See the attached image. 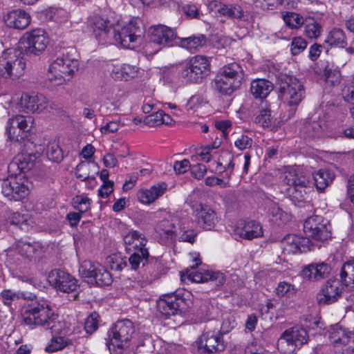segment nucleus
Here are the masks:
<instances>
[{
  "instance_id": "52",
  "label": "nucleus",
  "mask_w": 354,
  "mask_h": 354,
  "mask_svg": "<svg viewBox=\"0 0 354 354\" xmlns=\"http://www.w3.org/2000/svg\"><path fill=\"white\" fill-rule=\"evenodd\" d=\"M297 289L294 285H292L286 281L280 282L277 288L276 293L279 297H290L296 293Z\"/></svg>"
},
{
  "instance_id": "32",
  "label": "nucleus",
  "mask_w": 354,
  "mask_h": 354,
  "mask_svg": "<svg viewBox=\"0 0 354 354\" xmlns=\"http://www.w3.org/2000/svg\"><path fill=\"white\" fill-rule=\"evenodd\" d=\"M324 122L322 120H307L304 122L300 133L305 137H319L324 131Z\"/></svg>"
},
{
  "instance_id": "46",
  "label": "nucleus",
  "mask_w": 354,
  "mask_h": 354,
  "mask_svg": "<svg viewBox=\"0 0 354 354\" xmlns=\"http://www.w3.org/2000/svg\"><path fill=\"white\" fill-rule=\"evenodd\" d=\"M95 273L96 274H95L91 282V284L95 283L98 286H109L111 284V275L103 266L100 265Z\"/></svg>"
},
{
  "instance_id": "13",
  "label": "nucleus",
  "mask_w": 354,
  "mask_h": 354,
  "mask_svg": "<svg viewBox=\"0 0 354 354\" xmlns=\"http://www.w3.org/2000/svg\"><path fill=\"white\" fill-rule=\"evenodd\" d=\"M24 52L27 55H39L46 48L49 40L47 33L41 28L34 29L23 37Z\"/></svg>"
},
{
  "instance_id": "21",
  "label": "nucleus",
  "mask_w": 354,
  "mask_h": 354,
  "mask_svg": "<svg viewBox=\"0 0 354 354\" xmlns=\"http://www.w3.org/2000/svg\"><path fill=\"white\" fill-rule=\"evenodd\" d=\"M35 160L36 156L34 154H18L8 165V172L21 176V173L26 172L34 167Z\"/></svg>"
},
{
  "instance_id": "18",
  "label": "nucleus",
  "mask_w": 354,
  "mask_h": 354,
  "mask_svg": "<svg viewBox=\"0 0 354 354\" xmlns=\"http://www.w3.org/2000/svg\"><path fill=\"white\" fill-rule=\"evenodd\" d=\"M198 342V348L207 353L221 352L225 348L222 335L218 330L205 331L200 336Z\"/></svg>"
},
{
  "instance_id": "12",
  "label": "nucleus",
  "mask_w": 354,
  "mask_h": 354,
  "mask_svg": "<svg viewBox=\"0 0 354 354\" xmlns=\"http://www.w3.org/2000/svg\"><path fill=\"white\" fill-rule=\"evenodd\" d=\"M1 192L9 200L18 201L28 195L29 189L21 176L9 174L8 178L1 183Z\"/></svg>"
},
{
  "instance_id": "22",
  "label": "nucleus",
  "mask_w": 354,
  "mask_h": 354,
  "mask_svg": "<svg viewBox=\"0 0 354 354\" xmlns=\"http://www.w3.org/2000/svg\"><path fill=\"white\" fill-rule=\"evenodd\" d=\"M187 278L196 283H204L209 281H214L217 286H222L225 281V275L220 272H214L204 269L189 272L187 270Z\"/></svg>"
},
{
  "instance_id": "63",
  "label": "nucleus",
  "mask_w": 354,
  "mask_h": 354,
  "mask_svg": "<svg viewBox=\"0 0 354 354\" xmlns=\"http://www.w3.org/2000/svg\"><path fill=\"white\" fill-rule=\"evenodd\" d=\"M207 172V167L203 164L198 163L191 167V173L196 179H202Z\"/></svg>"
},
{
  "instance_id": "27",
  "label": "nucleus",
  "mask_w": 354,
  "mask_h": 354,
  "mask_svg": "<svg viewBox=\"0 0 354 354\" xmlns=\"http://www.w3.org/2000/svg\"><path fill=\"white\" fill-rule=\"evenodd\" d=\"M7 26L15 29H24L30 23L31 17L25 10L16 9L9 12L4 18Z\"/></svg>"
},
{
  "instance_id": "2",
  "label": "nucleus",
  "mask_w": 354,
  "mask_h": 354,
  "mask_svg": "<svg viewBox=\"0 0 354 354\" xmlns=\"http://www.w3.org/2000/svg\"><path fill=\"white\" fill-rule=\"evenodd\" d=\"M21 314L26 325L40 326L46 330L50 329L54 333L57 332L55 327L57 315L54 313L46 301H32L30 304L23 307Z\"/></svg>"
},
{
  "instance_id": "4",
  "label": "nucleus",
  "mask_w": 354,
  "mask_h": 354,
  "mask_svg": "<svg viewBox=\"0 0 354 354\" xmlns=\"http://www.w3.org/2000/svg\"><path fill=\"white\" fill-rule=\"evenodd\" d=\"M281 182L288 186L287 192L294 202L305 200L310 180L304 172L297 168H288L280 175Z\"/></svg>"
},
{
  "instance_id": "64",
  "label": "nucleus",
  "mask_w": 354,
  "mask_h": 354,
  "mask_svg": "<svg viewBox=\"0 0 354 354\" xmlns=\"http://www.w3.org/2000/svg\"><path fill=\"white\" fill-rule=\"evenodd\" d=\"M190 168L189 161L184 159L181 161H176L174 164V169L176 173L180 174L185 173Z\"/></svg>"
},
{
  "instance_id": "48",
  "label": "nucleus",
  "mask_w": 354,
  "mask_h": 354,
  "mask_svg": "<svg viewBox=\"0 0 354 354\" xmlns=\"http://www.w3.org/2000/svg\"><path fill=\"white\" fill-rule=\"evenodd\" d=\"M272 120L273 118L271 115L270 109L268 106H261L259 113L255 118L254 122L259 126L266 128L272 125Z\"/></svg>"
},
{
  "instance_id": "60",
  "label": "nucleus",
  "mask_w": 354,
  "mask_h": 354,
  "mask_svg": "<svg viewBox=\"0 0 354 354\" xmlns=\"http://www.w3.org/2000/svg\"><path fill=\"white\" fill-rule=\"evenodd\" d=\"M29 220V215L28 214H21L19 212H15L10 217V222L12 225H19L21 227L23 225H27Z\"/></svg>"
},
{
  "instance_id": "54",
  "label": "nucleus",
  "mask_w": 354,
  "mask_h": 354,
  "mask_svg": "<svg viewBox=\"0 0 354 354\" xmlns=\"http://www.w3.org/2000/svg\"><path fill=\"white\" fill-rule=\"evenodd\" d=\"M299 245H298V252H306L308 251L314 250L316 248H319L320 245L313 243L312 241L307 237L298 236Z\"/></svg>"
},
{
  "instance_id": "38",
  "label": "nucleus",
  "mask_w": 354,
  "mask_h": 354,
  "mask_svg": "<svg viewBox=\"0 0 354 354\" xmlns=\"http://www.w3.org/2000/svg\"><path fill=\"white\" fill-rule=\"evenodd\" d=\"M304 34L309 39L318 38L322 32V26L320 23L313 17H306L304 23Z\"/></svg>"
},
{
  "instance_id": "28",
  "label": "nucleus",
  "mask_w": 354,
  "mask_h": 354,
  "mask_svg": "<svg viewBox=\"0 0 354 354\" xmlns=\"http://www.w3.org/2000/svg\"><path fill=\"white\" fill-rule=\"evenodd\" d=\"M167 189L165 183H158L152 186L150 189L141 190L138 197L139 201L145 204H149L164 194Z\"/></svg>"
},
{
  "instance_id": "23",
  "label": "nucleus",
  "mask_w": 354,
  "mask_h": 354,
  "mask_svg": "<svg viewBox=\"0 0 354 354\" xmlns=\"http://www.w3.org/2000/svg\"><path fill=\"white\" fill-rule=\"evenodd\" d=\"M195 212L197 223L204 230H210L218 223L216 213L207 205L200 204Z\"/></svg>"
},
{
  "instance_id": "1",
  "label": "nucleus",
  "mask_w": 354,
  "mask_h": 354,
  "mask_svg": "<svg viewBox=\"0 0 354 354\" xmlns=\"http://www.w3.org/2000/svg\"><path fill=\"white\" fill-rule=\"evenodd\" d=\"M78 55L73 47L67 48L49 66L48 80L57 86L68 81L79 68Z\"/></svg>"
},
{
  "instance_id": "7",
  "label": "nucleus",
  "mask_w": 354,
  "mask_h": 354,
  "mask_svg": "<svg viewBox=\"0 0 354 354\" xmlns=\"http://www.w3.org/2000/svg\"><path fill=\"white\" fill-rule=\"evenodd\" d=\"M135 332L133 322L129 319L118 321L111 328L109 337L111 346L110 351L114 354H122L130 345V341Z\"/></svg>"
},
{
  "instance_id": "34",
  "label": "nucleus",
  "mask_w": 354,
  "mask_h": 354,
  "mask_svg": "<svg viewBox=\"0 0 354 354\" xmlns=\"http://www.w3.org/2000/svg\"><path fill=\"white\" fill-rule=\"evenodd\" d=\"M324 77L326 84L335 86L340 84L342 76L339 70L333 63L327 62L324 68Z\"/></svg>"
},
{
  "instance_id": "56",
  "label": "nucleus",
  "mask_w": 354,
  "mask_h": 354,
  "mask_svg": "<svg viewBox=\"0 0 354 354\" xmlns=\"http://www.w3.org/2000/svg\"><path fill=\"white\" fill-rule=\"evenodd\" d=\"M307 46L306 41L301 37H295L291 42V53L293 55L299 54Z\"/></svg>"
},
{
  "instance_id": "50",
  "label": "nucleus",
  "mask_w": 354,
  "mask_h": 354,
  "mask_svg": "<svg viewBox=\"0 0 354 354\" xmlns=\"http://www.w3.org/2000/svg\"><path fill=\"white\" fill-rule=\"evenodd\" d=\"M72 344L71 340L64 337H55L50 340V344L46 347V351L52 353L63 349Z\"/></svg>"
},
{
  "instance_id": "37",
  "label": "nucleus",
  "mask_w": 354,
  "mask_h": 354,
  "mask_svg": "<svg viewBox=\"0 0 354 354\" xmlns=\"http://www.w3.org/2000/svg\"><path fill=\"white\" fill-rule=\"evenodd\" d=\"M263 235L262 227L254 221L247 222L240 232V236L244 239L252 240Z\"/></svg>"
},
{
  "instance_id": "5",
  "label": "nucleus",
  "mask_w": 354,
  "mask_h": 354,
  "mask_svg": "<svg viewBox=\"0 0 354 354\" xmlns=\"http://www.w3.org/2000/svg\"><path fill=\"white\" fill-rule=\"evenodd\" d=\"M210 68L207 57L196 55L182 64L179 74L185 82L198 84L209 75Z\"/></svg>"
},
{
  "instance_id": "42",
  "label": "nucleus",
  "mask_w": 354,
  "mask_h": 354,
  "mask_svg": "<svg viewBox=\"0 0 354 354\" xmlns=\"http://www.w3.org/2000/svg\"><path fill=\"white\" fill-rule=\"evenodd\" d=\"M137 71L136 66L124 64L119 68H115L113 72L115 79L128 81L137 75Z\"/></svg>"
},
{
  "instance_id": "24",
  "label": "nucleus",
  "mask_w": 354,
  "mask_h": 354,
  "mask_svg": "<svg viewBox=\"0 0 354 354\" xmlns=\"http://www.w3.org/2000/svg\"><path fill=\"white\" fill-rule=\"evenodd\" d=\"M332 268L330 266L324 262L311 263L302 270V276L304 279L312 281H320L329 276Z\"/></svg>"
},
{
  "instance_id": "45",
  "label": "nucleus",
  "mask_w": 354,
  "mask_h": 354,
  "mask_svg": "<svg viewBox=\"0 0 354 354\" xmlns=\"http://www.w3.org/2000/svg\"><path fill=\"white\" fill-rule=\"evenodd\" d=\"M340 282L346 287H350L354 277V261L344 263L339 274Z\"/></svg>"
},
{
  "instance_id": "6",
  "label": "nucleus",
  "mask_w": 354,
  "mask_h": 354,
  "mask_svg": "<svg viewBox=\"0 0 354 354\" xmlns=\"http://www.w3.org/2000/svg\"><path fill=\"white\" fill-rule=\"evenodd\" d=\"M138 20H131L121 28H114L112 43L115 42L124 48L133 49L138 46L143 36V29Z\"/></svg>"
},
{
  "instance_id": "17",
  "label": "nucleus",
  "mask_w": 354,
  "mask_h": 354,
  "mask_svg": "<svg viewBox=\"0 0 354 354\" xmlns=\"http://www.w3.org/2000/svg\"><path fill=\"white\" fill-rule=\"evenodd\" d=\"M48 281L50 286L64 292H75L77 288L76 279L59 269L51 270L48 275Z\"/></svg>"
},
{
  "instance_id": "8",
  "label": "nucleus",
  "mask_w": 354,
  "mask_h": 354,
  "mask_svg": "<svg viewBox=\"0 0 354 354\" xmlns=\"http://www.w3.org/2000/svg\"><path fill=\"white\" fill-rule=\"evenodd\" d=\"M309 339L308 332L301 326L286 329L278 340V348L284 354H295L297 349L306 344Z\"/></svg>"
},
{
  "instance_id": "62",
  "label": "nucleus",
  "mask_w": 354,
  "mask_h": 354,
  "mask_svg": "<svg viewBox=\"0 0 354 354\" xmlns=\"http://www.w3.org/2000/svg\"><path fill=\"white\" fill-rule=\"evenodd\" d=\"M234 145L238 149L243 150L252 146V140L246 135H241L235 140Z\"/></svg>"
},
{
  "instance_id": "39",
  "label": "nucleus",
  "mask_w": 354,
  "mask_h": 354,
  "mask_svg": "<svg viewBox=\"0 0 354 354\" xmlns=\"http://www.w3.org/2000/svg\"><path fill=\"white\" fill-rule=\"evenodd\" d=\"M218 12L229 18L241 19L244 16V11L238 4H223L218 8Z\"/></svg>"
},
{
  "instance_id": "51",
  "label": "nucleus",
  "mask_w": 354,
  "mask_h": 354,
  "mask_svg": "<svg viewBox=\"0 0 354 354\" xmlns=\"http://www.w3.org/2000/svg\"><path fill=\"white\" fill-rule=\"evenodd\" d=\"M282 244L283 249L288 252H298V245H299V241L297 235L289 234L286 236L282 240Z\"/></svg>"
},
{
  "instance_id": "20",
  "label": "nucleus",
  "mask_w": 354,
  "mask_h": 354,
  "mask_svg": "<svg viewBox=\"0 0 354 354\" xmlns=\"http://www.w3.org/2000/svg\"><path fill=\"white\" fill-rule=\"evenodd\" d=\"M48 104V100L41 94L24 93L21 97L20 106L27 113H39L46 109Z\"/></svg>"
},
{
  "instance_id": "59",
  "label": "nucleus",
  "mask_w": 354,
  "mask_h": 354,
  "mask_svg": "<svg viewBox=\"0 0 354 354\" xmlns=\"http://www.w3.org/2000/svg\"><path fill=\"white\" fill-rule=\"evenodd\" d=\"M1 296L3 299V302L5 305L9 306L11 305L12 301L15 299H18L24 297L23 293H15L10 290H4L1 293Z\"/></svg>"
},
{
  "instance_id": "55",
  "label": "nucleus",
  "mask_w": 354,
  "mask_h": 354,
  "mask_svg": "<svg viewBox=\"0 0 354 354\" xmlns=\"http://www.w3.org/2000/svg\"><path fill=\"white\" fill-rule=\"evenodd\" d=\"M73 202L77 205L75 207L81 213H84L90 209L91 199H89L87 196L83 195L76 196L73 199Z\"/></svg>"
},
{
  "instance_id": "40",
  "label": "nucleus",
  "mask_w": 354,
  "mask_h": 354,
  "mask_svg": "<svg viewBox=\"0 0 354 354\" xmlns=\"http://www.w3.org/2000/svg\"><path fill=\"white\" fill-rule=\"evenodd\" d=\"M329 339L334 345H347L350 342L351 335L345 330L336 326L330 330Z\"/></svg>"
},
{
  "instance_id": "35",
  "label": "nucleus",
  "mask_w": 354,
  "mask_h": 354,
  "mask_svg": "<svg viewBox=\"0 0 354 354\" xmlns=\"http://www.w3.org/2000/svg\"><path fill=\"white\" fill-rule=\"evenodd\" d=\"M335 175L333 171L327 169H319L313 175L316 188L324 191L333 180Z\"/></svg>"
},
{
  "instance_id": "26",
  "label": "nucleus",
  "mask_w": 354,
  "mask_h": 354,
  "mask_svg": "<svg viewBox=\"0 0 354 354\" xmlns=\"http://www.w3.org/2000/svg\"><path fill=\"white\" fill-rule=\"evenodd\" d=\"M125 250L127 253L139 252L144 249L147 242L145 236L137 230H131L123 237Z\"/></svg>"
},
{
  "instance_id": "44",
  "label": "nucleus",
  "mask_w": 354,
  "mask_h": 354,
  "mask_svg": "<svg viewBox=\"0 0 354 354\" xmlns=\"http://www.w3.org/2000/svg\"><path fill=\"white\" fill-rule=\"evenodd\" d=\"M100 266L90 261H84L80 266L79 273L82 278L88 279V282L91 283Z\"/></svg>"
},
{
  "instance_id": "47",
  "label": "nucleus",
  "mask_w": 354,
  "mask_h": 354,
  "mask_svg": "<svg viewBox=\"0 0 354 354\" xmlns=\"http://www.w3.org/2000/svg\"><path fill=\"white\" fill-rule=\"evenodd\" d=\"M283 19L287 26L291 29H298L303 26L305 19L298 13L286 12Z\"/></svg>"
},
{
  "instance_id": "30",
  "label": "nucleus",
  "mask_w": 354,
  "mask_h": 354,
  "mask_svg": "<svg viewBox=\"0 0 354 354\" xmlns=\"http://www.w3.org/2000/svg\"><path fill=\"white\" fill-rule=\"evenodd\" d=\"M272 89V83L266 79H257L251 82L250 92L255 98L266 97Z\"/></svg>"
},
{
  "instance_id": "9",
  "label": "nucleus",
  "mask_w": 354,
  "mask_h": 354,
  "mask_svg": "<svg viewBox=\"0 0 354 354\" xmlns=\"http://www.w3.org/2000/svg\"><path fill=\"white\" fill-rule=\"evenodd\" d=\"M189 295L183 290L164 295L157 301V310L166 317L181 313L188 307Z\"/></svg>"
},
{
  "instance_id": "43",
  "label": "nucleus",
  "mask_w": 354,
  "mask_h": 354,
  "mask_svg": "<svg viewBox=\"0 0 354 354\" xmlns=\"http://www.w3.org/2000/svg\"><path fill=\"white\" fill-rule=\"evenodd\" d=\"M19 253L28 259H32L39 255L41 248L38 243H21L18 246Z\"/></svg>"
},
{
  "instance_id": "58",
  "label": "nucleus",
  "mask_w": 354,
  "mask_h": 354,
  "mask_svg": "<svg viewBox=\"0 0 354 354\" xmlns=\"http://www.w3.org/2000/svg\"><path fill=\"white\" fill-rule=\"evenodd\" d=\"M162 111H158L145 118L143 122L149 127H155L162 124Z\"/></svg>"
},
{
  "instance_id": "41",
  "label": "nucleus",
  "mask_w": 354,
  "mask_h": 354,
  "mask_svg": "<svg viewBox=\"0 0 354 354\" xmlns=\"http://www.w3.org/2000/svg\"><path fill=\"white\" fill-rule=\"evenodd\" d=\"M206 43V37L203 35L198 36H191L187 38H182L180 39V45L182 47L192 52L197 50L198 48L202 47Z\"/></svg>"
},
{
  "instance_id": "10",
  "label": "nucleus",
  "mask_w": 354,
  "mask_h": 354,
  "mask_svg": "<svg viewBox=\"0 0 354 354\" xmlns=\"http://www.w3.org/2000/svg\"><path fill=\"white\" fill-rule=\"evenodd\" d=\"M25 67L24 59L19 57L12 49L4 50L0 55V76L2 77H19L24 74Z\"/></svg>"
},
{
  "instance_id": "31",
  "label": "nucleus",
  "mask_w": 354,
  "mask_h": 354,
  "mask_svg": "<svg viewBox=\"0 0 354 354\" xmlns=\"http://www.w3.org/2000/svg\"><path fill=\"white\" fill-rule=\"evenodd\" d=\"M218 73L233 80L235 82L242 84L244 77L243 70L242 67L236 62H232L223 66L220 68Z\"/></svg>"
},
{
  "instance_id": "36",
  "label": "nucleus",
  "mask_w": 354,
  "mask_h": 354,
  "mask_svg": "<svg viewBox=\"0 0 354 354\" xmlns=\"http://www.w3.org/2000/svg\"><path fill=\"white\" fill-rule=\"evenodd\" d=\"M129 254H130L128 258L129 264L133 270H138L140 264L143 267L145 266L149 262V259H153L150 257L148 249H144L139 252H133Z\"/></svg>"
},
{
  "instance_id": "14",
  "label": "nucleus",
  "mask_w": 354,
  "mask_h": 354,
  "mask_svg": "<svg viewBox=\"0 0 354 354\" xmlns=\"http://www.w3.org/2000/svg\"><path fill=\"white\" fill-rule=\"evenodd\" d=\"M342 283L336 278H330L321 286L316 296L319 305H330L337 302L343 293Z\"/></svg>"
},
{
  "instance_id": "57",
  "label": "nucleus",
  "mask_w": 354,
  "mask_h": 354,
  "mask_svg": "<svg viewBox=\"0 0 354 354\" xmlns=\"http://www.w3.org/2000/svg\"><path fill=\"white\" fill-rule=\"evenodd\" d=\"M183 12L189 19H200L202 13L196 5L186 4L182 7Z\"/></svg>"
},
{
  "instance_id": "15",
  "label": "nucleus",
  "mask_w": 354,
  "mask_h": 354,
  "mask_svg": "<svg viewBox=\"0 0 354 354\" xmlns=\"http://www.w3.org/2000/svg\"><path fill=\"white\" fill-rule=\"evenodd\" d=\"M32 118L18 115L9 119L6 126V133L11 141L21 142L27 136L32 127Z\"/></svg>"
},
{
  "instance_id": "53",
  "label": "nucleus",
  "mask_w": 354,
  "mask_h": 354,
  "mask_svg": "<svg viewBox=\"0 0 354 354\" xmlns=\"http://www.w3.org/2000/svg\"><path fill=\"white\" fill-rule=\"evenodd\" d=\"M267 212L271 215L275 220L283 219L284 212L278 206V205L272 201H269L266 204Z\"/></svg>"
},
{
  "instance_id": "61",
  "label": "nucleus",
  "mask_w": 354,
  "mask_h": 354,
  "mask_svg": "<svg viewBox=\"0 0 354 354\" xmlns=\"http://www.w3.org/2000/svg\"><path fill=\"white\" fill-rule=\"evenodd\" d=\"M97 314H91L85 321L84 329L87 333L91 334L97 328Z\"/></svg>"
},
{
  "instance_id": "16",
  "label": "nucleus",
  "mask_w": 354,
  "mask_h": 354,
  "mask_svg": "<svg viewBox=\"0 0 354 354\" xmlns=\"http://www.w3.org/2000/svg\"><path fill=\"white\" fill-rule=\"evenodd\" d=\"M89 27L100 44L112 43V35L114 33L115 27L106 18L100 16L91 17L89 20Z\"/></svg>"
},
{
  "instance_id": "25",
  "label": "nucleus",
  "mask_w": 354,
  "mask_h": 354,
  "mask_svg": "<svg viewBox=\"0 0 354 354\" xmlns=\"http://www.w3.org/2000/svg\"><path fill=\"white\" fill-rule=\"evenodd\" d=\"M151 41L163 46H170L176 37L174 29L165 25H158L151 28Z\"/></svg>"
},
{
  "instance_id": "11",
  "label": "nucleus",
  "mask_w": 354,
  "mask_h": 354,
  "mask_svg": "<svg viewBox=\"0 0 354 354\" xmlns=\"http://www.w3.org/2000/svg\"><path fill=\"white\" fill-rule=\"evenodd\" d=\"M304 232L315 241L323 242L331 237L330 221L322 216L313 215L305 221Z\"/></svg>"
},
{
  "instance_id": "19",
  "label": "nucleus",
  "mask_w": 354,
  "mask_h": 354,
  "mask_svg": "<svg viewBox=\"0 0 354 354\" xmlns=\"http://www.w3.org/2000/svg\"><path fill=\"white\" fill-rule=\"evenodd\" d=\"M179 221L174 218L171 220L163 219L156 227V232L158 234L159 241L163 245H170L176 239ZM182 230L181 227H178Z\"/></svg>"
},
{
  "instance_id": "3",
  "label": "nucleus",
  "mask_w": 354,
  "mask_h": 354,
  "mask_svg": "<svg viewBox=\"0 0 354 354\" xmlns=\"http://www.w3.org/2000/svg\"><path fill=\"white\" fill-rule=\"evenodd\" d=\"M279 97L290 106L291 115L305 97V88L302 82L297 77L282 74L278 80Z\"/></svg>"
},
{
  "instance_id": "49",
  "label": "nucleus",
  "mask_w": 354,
  "mask_h": 354,
  "mask_svg": "<svg viewBox=\"0 0 354 354\" xmlns=\"http://www.w3.org/2000/svg\"><path fill=\"white\" fill-rule=\"evenodd\" d=\"M46 156L53 162H59L62 160L64 158L63 152L56 141L48 143L46 149Z\"/></svg>"
},
{
  "instance_id": "29",
  "label": "nucleus",
  "mask_w": 354,
  "mask_h": 354,
  "mask_svg": "<svg viewBox=\"0 0 354 354\" xmlns=\"http://www.w3.org/2000/svg\"><path fill=\"white\" fill-rule=\"evenodd\" d=\"M215 89L221 94L225 95H232L239 89L241 84L235 82L233 80L227 78L223 75L217 73L214 80Z\"/></svg>"
},
{
  "instance_id": "33",
  "label": "nucleus",
  "mask_w": 354,
  "mask_h": 354,
  "mask_svg": "<svg viewBox=\"0 0 354 354\" xmlns=\"http://www.w3.org/2000/svg\"><path fill=\"white\" fill-rule=\"evenodd\" d=\"M324 42L331 47L344 48L347 46V39L344 32L337 28L332 29L328 33Z\"/></svg>"
}]
</instances>
